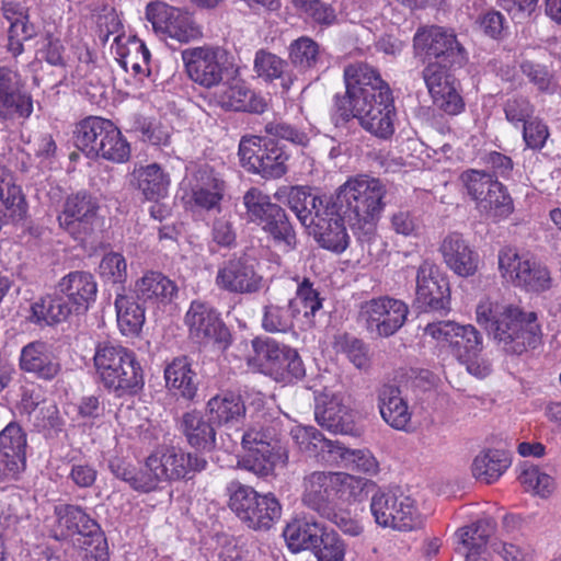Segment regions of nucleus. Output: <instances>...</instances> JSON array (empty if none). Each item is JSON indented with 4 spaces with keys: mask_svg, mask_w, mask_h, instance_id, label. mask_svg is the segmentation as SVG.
Segmentation results:
<instances>
[{
    "mask_svg": "<svg viewBox=\"0 0 561 561\" xmlns=\"http://www.w3.org/2000/svg\"><path fill=\"white\" fill-rule=\"evenodd\" d=\"M477 323L506 354L520 355L540 342L537 313L489 296L476 307Z\"/></svg>",
    "mask_w": 561,
    "mask_h": 561,
    "instance_id": "1",
    "label": "nucleus"
},
{
    "mask_svg": "<svg viewBox=\"0 0 561 561\" xmlns=\"http://www.w3.org/2000/svg\"><path fill=\"white\" fill-rule=\"evenodd\" d=\"M386 187L380 180L367 175L350 178L337 190L330 204L346 218L352 228L370 231L385 203Z\"/></svg>",
    "mask_w": 561,
    "mask_h": 561,
    "instance_id": "2",
    "label": "nucleus"
},
{
    "mask_svg": "<svg viewBox=\"0 0 561 561\" xmlns=\"http://www.w3.org/2000/svg\"><path fill=\"white\" fill-rule=\"evenodd\" d=\"M93 362L102 385L116 396L135 394L142 389L144 370L131 350L108 342L99 343Z\"/></svg>",
    "mask_w": 561,
    "mask_h": 561,
    "instance_id": "3",
    "label": "nucleus"
},
{
    "mask_svg": "<svg viewBox=\"0 0 561 561\" xmlns=\"http://www.w3.org/2000/svg\"><path fill=\"white\" fill-rule=\"evenodd\" d=\"M241 444L244 454L238 466L257 477H267L288 461L287 447L278 437V422L255 423L241 435Z\"/></svg>",
    "mask_w": 561,
    "mask_h": 561,
    "instance_id": "4",
    "label": "nucleus"
},
{
    "mask_svg": "<svg viewBox=\"0 0 561 561\" xmlns=\"http://www.w3.org/2000/svg\"><path fill=\"white\" fill-rule=\"evenodd\" d=\"M425 334L439 343H447L451 354L466 366L470 375L484 378L491 374V363L481 355L483 337L472 324L434 322L425 327Z\"/></svg>",
    "mask_w": 561,
    "mask_h": 561,
    "instance_id": "5",
    "label": "nucleus"
},
{
    "mask_svg": "<svg viewBox=\"0 0 561 561\" xmlns=\"http://www.w3.org/2000/svg\"><path fill=\"white\" fill-rule=\"evenodd\" d=\"M365 481L346 472L314 471L304 479L302 503L321 516L336 502H351L363 492Z\"/></svg>",
    "mask_w": 561,
    "mask_h": 561,
    "instance_id": "6",
    "label": "nucleus"
},
{
    "mask_svg": "<svg viewBox=\"0 0 561 561\" xmlns=\"http://www.w3.org/2000/svg\"><path fill=\"white\" fill-rule=\"evenodd\" d=\"M247 218L267 232L274 243L284 252L297 247L296 232L285 210L271 201V197L256 187L250 188L243 196Z\"/></svg>",
    "mask_w": 561,
    "mask_h": 561,
    "instance_id": "7",
    "label": "nucleus"
},
{
    "mask_svg": "<svg viewBox=\"0 0 561 561\" xmlns=\"http://www.w3.org/2000/svg\"><path fill=\"white\" fill-rule=\"evenodd\" d=\"M254 356L249 364L274 380L290 383L306 375L305 365L298 352L270 337L252 340Z\"/></svg>",
    "mask_w": 561,
    "mask_h": 561,
    "instance_id": "8",
    "label": "nucleus"
},
{
    "mask_svg": "<svg viewBox=\"0 0 561 561\" xmlns=\"http://www.w3.org/2000/svg\"><path fill=\"white\" fill-rule=\"evenodd\" d=\"M206 465V460L196 454L175 447L159 448L146 460L148 478L142 486L153 491L159 483L186 479L190 473L204 470Z\"/></svg>",
    "mask_w": 561,
    "mask_h": 561,
    "instance_id": "9",
    "label": "nucleus"
},
{
    "mask_svg": "<svg viewBox=\"0 0 561 561\" xmlns=\"http://www.w3.org/2000/svg\"><path fill=\"white\" fill-rule=\"evenodd\" d=\"M238 154L244 169L264 179H279L287 172L289 154L273 139L244 136Z\"/></svg>",
    "mask_w": 561,
    "mask_h": 561,
    "instance_id": "10",
    "label": "nucleus"
},
{
    "mask_svg": "<svg viewBox=\"0 0 561 561\" xmlns=\"http://www.w3.org/2000/svg\"><path fill=\"white\" fill-rule=\"evenodd\" d=\"M188 339L199 346L226 350L231 342L229 329L220 313L208 302L193 300L184 314Z\"/></svg>",
    "mask_w": 561,
    "mask_h": 561,
    "instance_id": "11",
    "label": "nucleus"
},
{
    "mask_svg": "<svg viewBox=\"0 0 561 561\" xmlns=\"http://www.w3.org/2000/svg\"><path fill=\"white\" fill-rule=\"evenodd\" d=\"M146 19L152 31L161 38L188 43L201 36V30L192 14L163 1L150 2L146 7Z\"/></svg>",
    "mask_w": 561,
    "mask_h": 561,
    "instance_id": "12",
    "label": "nucleus"
},
{
    "mask_svg": "<svg viewBox=\"0 0 561 561\" xmlns=\"http://www.w3.org/2000/svg\"><path fill=\"white\" fill-rule=\"evenodd\" d=\"M370 512L376 524L383 528L407 531L420 524L414 500L391 491L375 493L370 501Z\"/></svg>",
    "mask_w": 561,
    "mask_h": 561,
    "instance_id": "13",
    "label": "nucleus"
},
{
    "mask_svg": "<svg viewBox=\"0 0 561 561\" xmlns=\"http://www.w3.org/2000/svg\"><path fill=\"white\" fill-rule=\"evenodd\" d=\"M408 305L397 298L381 296L362 304L359 318L367 331L381 337L393 335L404 324Z\"/></svg>",
    "mask_w": 561,
    "mask_h": 561,
    "instance_id": "14",
    "label": "nucleus"
},
{
    "mask_svg": "<svg viewBox=\"0 0 561 561\" xmlns=\"http://www.w3.org/2000/svg\"><path fill=\"white\" fill-rule=\"evenodd\" d=\"M416 54L435 61H442L450 67H462L467 61L465 49L457 42L456 35L439 26L419 30L414 35Z\"/></svg>",
    "mask_w": 561,
    "mask_h": 561,
    "instance_id": "15",
    "label": "nucleus"
},
{
    "mask_svg": "<svg viewBox=\"0 0 561 561\" xmlns=\"http://www.w3.org/2000/svg\"><path fill=\"white\" fill-rule=\"evenodd\" d=\"M357 118L360 126L380 139H389L394 134L397 112L390 88H383L377 96L357 101Z\"/></svg>",
    "mask_w": 561,
    "mask_h": 561,
    "instance_id": "16",
    "label": "nucleus"
},
{
    "mask_svg": "<svg viewBox=\"0 0 561 561\" xmlns=\"http://www.w3.org/2000/svg\"><path fill=\"white\" fill-rule=\"evenodd\" d=\"M15 66H0V118L27 119L34 105L32 95Z\"/></svg>",
    "mask_w": 561,
    "mask_h": 561,
    "instance_id": "17",
    "label": "nucleus"
},
{
    "mask_svg": "<svg viewBox=\"0 0 561 561\" xmlns=\"http://www.w3.org/2000/svg\"><path fill=\"white\" fill-rule=\"evenodd\" d=\"M188 77L205 88L218 87L225 70V53L218 47H193L182 51Z\"/></svg>",
    "mask_w": 561,
    "mask_h": 561,
    "instance_id": "18",
    "label": "nucleus"
},
{
    "mask_svg": "<svg viewBox=\"0 0 561 561\" xmlns=\"http://www.w3.org/2000/svg\"><path fill=\"white\" fill-rule=\"evenodd\" d=\"M99 205L87 192L67 196L57 216L59 227L72 238L83 239L93 229Z\"/></svg>",
    "mask_w": 561,
    "mask_h": 561,
    "instance_id": "19",
    "label": "nucleus"
},
{
    "mask_svg": "<svg viewBox=\"0 0 561 561\" xmlns=\"http://www.w3.org/2000/svg\"><path fill=\"white\" fill-rule=\"evenodd\" d=\"M215 285L229 294H254L263 287V277L249 261L231 257L218 265Z\"/></svg>",
    "mask_w": 561,
    "mask_h": 561,
    "instance_id": "20",
    "label": "nucleus"
},
{
    "mask_svg": "<svg viewBox=\"0 0 561 561\" xmlns=\"http://www.w3.org/2000/svg\"><path fill=\"white\" fill-rule=\"evenodd\" d=\"M449 283L439 267L424 261L416 273V301L423 309L443 310L449 304Z\"/></svg>",
    "mask_w": 561,
    "mask_h": 561,
    "instance_id": "21",
    "label": "nucleus"
},
{
    "mask_svg": "<svg viewBox=\"0 0 561 561\" xmlns=\"http://www.w3.org/2000/svg\"><path fill=\"white\" fill-rule=\"evenodd\" d=\"M439 252L446 266L459 277H471L479 271V253L458 232H450L442 240Z\"/></svg>",
    "mask_w": 561,
    "mask_h": 561,
    "instance_id": "22",
    "label": "nucleus"
},
{
    "mask_svg": "<svg viewBox=\"0 0 561 561\" xmlns=\"http://www.w3.org/2000/svg\"><path fill=\"white\" fill-rule=\"evenodd\" d=\"M20 368L38 379L53 380L59 375L61 365L50 344L34 341L22 347Z\"/></svg>",
    "mask_w": 561,
    "mask_h": 561,
    "instance_id": "23",
    "label": "nucleus"
},
{
    "mask_svg": "<svg viewBox=\"0 0 561 561\" xmlns=\"http://www.w3.org/2000/svg\"><path fill=\"white\" fill-rule=\"evenodd\" d=\"M112 50L116 61L126 71L141 78L150 73L151 54L145 43L136 36L118 34L114 36Z\"/></svg>",
    "mask_w": 561,
    "mask_h": 561,
    "instance_id": "24",
    "label": "nucleus"
},
{
    "mask_svg": "<svg viewBox=\"0 0 561 561\" xmlns=\"http://www.w3.org/2000/svg\"><path fill=\"white\" fill-rule=\"evenodd\" d=\"M329 214L319 217L316 222L308 228V232L314 237L319 244L330 251L343 252L350 241L345 222L346 218L340 215L334 207L330 205Z\"/></svg>",
    "mask_w": 561,
    "mask_h": 561,
    "instance_id": "25",
    "label": "nucleus"
},
{
    "mask_svg": "<svg viewBox=\"0 0 561 561\" xmlns=\"http://www.w3.org/2000/svg\"><path fill=\"white\" fill-rule=\"evenodd\" d=\"M314 416L318 424L335 434L354 433L353 411L344 403L343 397L333 394L324 396L317 402Z\"/></svg>",
    "mask_w": 561,
    "mask_h": 561,
    "instance_id": "26",
    "label": "nucleus"
},
{
    "mask_svg": "<svg viewBox=\"0 0 561 561\" xmlns=\"http://www.w3.org/2000/svg\"><path fill=\"white\" fill-rule=\"evenodd\" d=\"M57 289L75 308L76 313H82L95 300L98 285L91 273L75 271L60 278Z\"/></svg>",
    "mask_w": 561,
    "mask_h": 561,
    "instance_id": "27",
    "label": "nucleus"
},
{
    "mask_svg": "<svg viewBox=\"0 0 561 561\" xmlns=\"http://www.w3.org/2000/svg\"><path fill=\"white\" fill-rule=\"evenodd\" d=\"M130 184L149 202H159L168 196L171 179L158 163L135 167Z\"/></svg>",
    "mask_w": 561,
    "mask_h": 561,
    "instance_id": "28",
    "label": "nucleus"
},
{
    "mask_svg": "<svg viewBox=\"0 0 561 561\" xmlns=\"http://www.w3.org/2000/svg\"><path fill=\"white\" fill-rule=\"evenodd\" d=\"M214 98L225 110L262 113L266 107L264 99L255 95L241 80L218 85Z\"/></svg>",
    "mask_w": 561,
    "mask_h": 561,
    "instance_id": "29",
    "label": "nucleus"
},
{
    "mask_svg": "<svg viewBox=\"0 0 561 561\" xmlns=\"http://www.w3.org/2000/svg\"><path fill=\"white\" fill-rule=\"evenodd\" d=\"M3 15L10 22L5 48L13 58H18L24 51L23 43L35 36L36 30L28 23L26 10L18 1L5 0Z\"/></svg>",
    "mask_w": 561,
    "mask_h": 561,
    "instance_id": "30",
    "label": "nucleus"
},
{
    "mask_svg": "<svg viewBox=\"0 0 561 561\" xmlns=\"http://www.w3.org/2000/svg\"><path fill=\"white\" fill-rule=\"evenodd\" d=\"M133 293L142 304H169L176 297L178 286L160 272H146L134 284Z\"/></svg>",
    "mask_w": 561,
    "mask_h": 561,
    "instance_id": "31",
    "label": "nucleus"
},
{
    "mask_svg": "<svg viewBox=\"0 0 561 561\" xmlns=\"http://www.w3.org/2000/svg\"><path fill=\"white\" fill-rule=\"evenodd\" d=\"M378 408L382 420L392 428L409 431L412 412L398 387L385 385L378 393Z\"/></svg>",
    "mask_w": 561,
    "mask_h": 561,
    "instance_id": "32",
    "label": "nucleus"
},
{
    "mask_svg": "<svg viewBox=\"0 0 561 561\" xmlns=\"http://www.w3.org/2000/svg\"><path fill=\"white\" fill-rule=\"evenodd\" d=\"M288 207L295 213L300 224L307 229L324 214H329L330 199L312 195L307 188L293 186L287 192Z\"/></svg>",
    "mask_w": 561,
    "mask_h": 561,
    "instance_id": "33",
    "label": "nucleus"
},
{
    "mask_svg": "<svg viewBox=\"0 0 561 561\" xmlns=\"http://www.w3.org/2000/svg\"><path fill=\"white\" fill-rule=\"evenodd\" d=\"M344 80L347 93L362 95L363 99L377 96L383 88H390L375 68L363 62L347 66L344 70Z\"/></svg>",
    "mask_w": 561,
    "mask_h": 561,
    "instance_id": "34",
    "label": "nucleus"
},
{
    "mask_svg": "<svg viewBox=\"0 0 561 561\" xmlns=\"http://www.w3.org/2000/svg\"><path fill=\"white\" fill-rule=\"evenodd\" d=\"M56 515V538L66 539L75 535L78 539L93 533L98 525L85 514L81 507L69 504H60L55 507Z\"/></svg>",
    "mask_w": 561,
    "mask_h": 561,
    "instance_id": "35",
    "label": "nucleus"
},
{
    "mask_svg": "<svg viewBox=\"0 0 561 561\" xmlns=\"http://www.w3.org/2000/svg\"><path fill=\"white\" fill-rule=\"evenodd\" d=\"M0 210L7 219L23 220L28 210L25 194L13 173L0 165Z\"/></svg>",
    "mask_w": 561,
    "mask_h": 561,
    "instance_id": "36",
    "label": "nucleus"
},
{
    "mask_svg": "<svg viewBox=\"0 0 561 561\" xmlns=\"http://www.w3.org/2000/svg\"><path fill=\"white\" fill-rule=\"evenodd\" d=\"M207 412L213 424L231 428L243 420L245 405L239 394L224 392L208 400Z\"/></svg>",
    "mask_w": 561,
    "mask_h": 561,
    "instance_id": "37",
    "label": "nucleus"
},
{
    "mask_svg": "<svg viewBox=\"0 0 561 561\" xmlns=\"http://www.w3.org/2000/svg\"><path fill=\"white\" fill-rule=\"evenodd\" d=\"M323 525L309 518H297L288 523L283 537L291 552L312 550L321 536Z\"/></svg>",
    "mask_w": 561,
    "mask_h": 561,
    "instance_id": "38",
    "label": "nucleus"
},
{
    "mask_svg": "<svg viewBox=\"0 0 561 561\" xmlns=\"http://www.w3.org/2000/svg\"><path fill=\"white\" fill-rule=\"evenodd\" d=\"M117 327L125 336H136L140 333L146 316L145 308L135 296L117 294L115 298Z\"/></svg>",
    "mask_w": 561,
    "mask_h": 561,
    "instance_id": "39",
    "label": "nucleus"
},
{
    "mask_svg": "<svg viewBox=\"0 0 561 561\" xmlns=\"http://www.w3.org/2000/svg\"><path fill=\"white\" fill-rule=\"evenodd\" d=\"M75 308L60 295H47L31 307V321L36 324L51 325L68 319Z\"/></svg>",
    "mask_w": 561,
    "mask_h": 561,
    "instance_id": "40",
    "label": "nucleus"
},
{
    "mask_svg": "<svg viewBox=\"0 0 561 561\" xmlns=\"http://www.w3.org/2000/svg\"><path fill=\"white\" fill-rule=\"evenodd\" d=\"M113 123L108 119L91 116L83 119L77 127L76 144L88 157H95L101 141L108 135Z\"/></svg>",
    "mask_w": 561,
    "mask_h": 561,
    "instance_id": "41",
    "label": "nucleus"
},
{
    "mask_svg": "<svg viewBox=\"0 0 561 561\" xmlns=\"http://www.w3.org/2000/svg\"><path fill=\"white\" fill-rule=\"evenodd\" d=\"M511 460L506 453L488 449L478 454L471 465L472 476L486 484L493 483L508 469Z\"/></svg>",
    "mask_w": 561,
    "mask_h": 561,
    "instance_id": "42",
    "label": "nucleus"
},
{
    "mask_svg": "<svg viewBox=\"0 0 561 561\" xmlns=\"http://www.w3.org/2000/svg\"><path fill=\"white\" fill-rule=\"evenodd\" d=\"M181 427L188 444L197 449H210L216 442V432L210 420H205L197 411L186 412L182 416Z\"/></svg>",
    "mask_w": 561,
    "mask_h": 561,
    "instance_id": "43",
    "label": "nucleus"
},
{
    "mask_svg": "<svg viewBox=\"0 0 561 561\" xmlns=\"http://www.w3.org/2000/svg\"><path fill=\"white\" fill-rule=\"evenodd\" d=\"M224 184L206 171L195 175V183L191 187V198L198 208L210 210L219 207L222 199Z\"/></svg>",
    "mask_w": 561,
    "mask_h": 561,
    "instance_id": "44",
    "label": "nucleus"
},
{
    "mask_svg": "<svg viewBox=\"0 0 561 561\" xmlns=\"http://www.w3.org/2000/svg\"><path fill=\"white\" fill-rule=\"evenodd\" d=\"M288 50L291 65L301 73L314 70L323 62V49L308 36L291 42Z\"/></svg>",
    "mask_w": 561,
    "mask_h": 561,
    "instance_id": "45",
    "label": "nucleus"
},
{
    "mask_svg": "<svg viewBox=\"0 0 561 561\" xmlns=\"http://www.w3.org/2000/svg\"><path fill=\"white\" fill-rule=\"evenodd\" d=\"M194 377L191 363L185 356L174 358L164 369L167 386L178 390L185 399H193L196 394L197 386Z\"/></svg>",
    "mask_w": 561,
    "mask_h": 561,
    "instance_id": "46",
    "label": "nucleus"
},
{
    "mask_svg": "<svg viewBox=\"0 0 561 561\" xmlns=\"http://www.w3.org/2000/svg\"><path fill=\"white\" fill-rule=\"evenodd\" d=\"M26 445V434L18 423L11 422L0 432V457L15 462L23 470Z\"/></svg>",
    "mask_w": 561,
    "mask_h": 561,
    "instance_id": "47",
    "label": "nucleus"
},
{
    "mask_svg": "<svg viewBox=\"0 0 561 561\" xmlns=\"http://www.w3.org/2000/svg\"><path fill=\"white\" fill-rule=\"evenodd\" d=\"M477 209L497 221L507 218L514 211V203L505 185L496 180Z\"/></svg>",
    "mask_w": 561,
    "mask_h": 561,
    "instance_id": "48",
    "label": "nucleus"
},
{
    "mask_svg": "<svg viewBox=\"0 0 561 561\" xmlns=\"http://www.w3.org/2000/svg\"><path fill=\"white\" fill-rule=\"evenodd\" d=\"M530 255L516 248L503 247L497 253V270L504 283L516 288Z\"/></svg>",
    "mask_w": 561,
    "mask_h": 561,
    "instance_id": "49",
    "label": "nucleus"
},
{
    "mask_svg": "<svg viewBox=\"0 0 561 561\" xmlns=\"http://www.w3.org/2000/svg\"><path fill=\"white\" fill-rule=\"evenodd\" d=\"M516 288L528 294H542L552 287L551 272L547 265L530 256Z\"/></svg>",
    "mask_w": 561,
    "mask_h": 561,
    "instance_id": "50",
    "label": "nucleus"
},
{
    "mask_svg": "<svg viewBox=\"0 0 561 561\" xmlns=\"http://www.w3.org/2000/svg\"><path fill=\"white\" fill-rule=\"evenodd\" d=\"M254 508L244 520L253 529H268L282 515V506L272 493L259 494Z\"/></svg>",
    "mask_w": 561,
    "mask_h": 561,
    "instance_id": "51",
    "label": "nucleus"
},
{
    "mask_svg": "<svg viewBox=\"0 0 561 561\" xmlns=\"http://www.w3.org/2000/svg\"><path fill=\"white\" fill-rule=\"evenodd\" d=\"M288 302L297 318L300 316L305 318L313 317L322 308V299L308 278L298 283L296 295Z\"/></svg>",
    "mask_w": 561,
    "mask_h": 561,
    "instance_id": "52",
    "label": "nucleus"
},
{
    "mask_svg": "<svg viewBox=\"0 0 561 561\" xmlns=\"http://www.w3.org/2000/svg\"><path fill=\"white\" fill-rule=\"evenodd\" d=\"M296 319L289 302L284 306L268 304L263 308L262 328L270 333H285L294 328Z\"/></svg>",
    "mask_w": 561,
    "mask_h": 561,
    "instance_id": "53",
    "label": "nucleus"
},
{
    "mask_svg": "<svg viewBox=\"0 0 561 561\" xmlns=\"http://www.w3.org/2000/svg\"><path fill=\"white\" fill-rule=\"evenodd\" d=\"M450 67L442 61H431L423 69L422 76L430 95L440 93L459 84Z\"/></svg>",
    "mask_w": 561,
    "mask_h": 561,
    "instance_id": "54",
    "label": "nucleus"
},
{
    "mask_svg": "<svg viewBox=\"0 0 561 561\" xmlns=\"http://www.w3.org/2000/svg\"><path fill=\"white\" fill-rule=\"evenodd\" d=\"M346 547L345 541L336 531L323 527L312 552L318 561H344Z\"/></svg>",
    "mask_w": 561,
    "mask_h": 561,
    "instance_id": "55",
    "label": "nucleus"
},
{
    "mask_svg": "<svg viewBox=\"0 0 561 561\" xmlns=\"http://www.w3.org/2000/svg\"><path fill=\"white\" fill-rule=\"evenodd\" d=\"M518 480L526 491L543 499L550 496L554 490L553 478L534 465L524 463Z\"/></svg>",
    "mask_w": 561,
    "mask_h": 561,
    "instance_id": "56",
    "label": "nucleus"
},
{
    "mask_svg": "<svg viewBox=\"0 0 561 561\" xmlns=\"http://www.w3.org/2000/svg\"><path fill=\"white\" fill-rule=\"evenodd\" d=\"M456 550L461 553L471 552L473 550H484L488 543L489 534L485 525L478 522L460 528L456 535Z\"/></svg>",
    "mask_w": 561,
    "mask_h": 561,
    "instance_id": "57",
    "label": "nucleus"
},
{
    "mask_svg": "<svg viewBox=\"0 0 561 561\" xmlns=\"http://www.w3.org/2000/svg\"><path fill=\"white\" fill-rule=\"evenodd\" d=\"M496 180V176L491 173L474 169L467 170L460 175L462 186L468 196L476 202L477 207Z\"/></svg>",
    "mask_w": 561,
    "mask_h": 561,
    "instance_id": "58",
    "label": "nucleus"
},
{
    "mask_svg": "<svg viewBox=\"0 0 561 561\" xmlns=\"http://www.w3.org/2000/svg\"><path fill=\"white\" fill-rule=\"evenodd\" d=\"M130 156L129 144L124 139L119 129L113 124L108 135L104 141H101L99 152L95 157H102L103 159L122 163L128 160Z\"/></svg>",
    "mask_w": 561,
    "mask_h": 561,
    "instance_id": "59",
    "label": "nucleus"
},
{
    "mask_svg": "<svg viewBox=\"0 0 561 561\" xmlns=\"http://www.w3.org/2000/svg\"><path fill=\"white\" fill-rule=\"evenodd\" d=\"M99 274L104 283L122 285L127 279V262L122 253H106L100 264Z\"/></svg>",
    "mask_w": 561,
    "mask_h": 561,
    "instance_id": "60",
    "label": "nucleus"
},
{
    "mask_svg": "<svg viewBox=\"0 0 561 561\" xmlns=\"http://www.w3.org/2000/svg\"><path fill=\"white\" fill-rule=\"evenodd\" d=\"M290 436L302 453L312 457L321 455V447L325 444V437L316 427L296 425L291 428Z\"/></svg>",
    "mask_w": 561,
    "mask_h": 561,
    "instance_id": "61",
    "label": "nucleus"
},
{
    "mask_svg": "<svg viewBox=\"0 0 561 561\" xmlns=\"http://www.w3.org/2000/svg\"><path fill=\"white\" fill-rule=\"evenodd\" d=\"M228 492L231 511L244 522L249 515V506L255 504L259 493L253 488L239 482H231Z\"/></svg>",
    "mask_w": 561,
    "mask_h": 561,
    "instance_id": "62",
    "label": "nucleus"
},
{
    "mask_svg": "<svg viewBox=\"0 0 561 561\" xmlns=\"http://www.w3.org/2000/svg\"><path fill=\"white\" fill-rule=\"evenodd\" d=\"M289 3L299 15L318 24L330 25L335 21L334 10L321 0H289Z\"/></svg>",
    "mask_w": 561,
    "mask_h": 561,
    "instance_id": "63",
    "label": "nucleus"
},
{
    "mask_svg": "<svg viewBox=\"0 0 561 561\" xmlns=\"http://www.w3.org/2000/svg\"><path fill=\"white\" fill-rule=\"evenodd\" d=\"M520 69L539 91L550 94L557 91L558 83L546 66L527 60L520 65Z\"/></svg>",
    "mask_w": 561,
    "mask_h": 561,
    "instance_id": "64",
    "label": "nucleus"
}]
</instances>
